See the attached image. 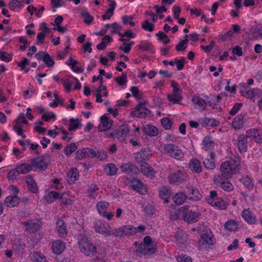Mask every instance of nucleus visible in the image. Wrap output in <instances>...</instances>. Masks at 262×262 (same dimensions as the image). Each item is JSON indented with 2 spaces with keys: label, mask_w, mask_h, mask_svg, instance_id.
<instances>
[{
  "label": "nucleus",
  "mask_w": 262,
  "mask_h": 262,
  "mask_svg": "<svg viewBox=\"0 0 262 262\" xmlns=\"http://www.w3.org/2000/svg\"><path fill=\"white\" fill-rule=\"evenodd\" d=\"M240 157L234 155L229 159L222 163L220 166V176L225 179H229L232 177L233 174L238 173L241 169Z\"/></svg>",
  "instance_id": "1"
},
{
  "label": "nucleus",
  "mask_w": 262,
  "mask_h": 262,
  "mask_svg": "<svg viewBox=\"0 0 262 262\" xmlns=\"http://www.w3.org/2000/svg\"><path fill=\"white\" fill-rule=\"evenodd\" d=\"M180 212L184 221L189 224L198 222L201 216L198 207L195 206H182L180 209Z\"/></svg>",
  "instance_id": "2"
},
{
  "label": "nucleus",
  "mask_w": 262,
  "mask_h": 262,
  "mask_svg": "<svg viewBox=\"0 0 262 262\" xmlns=\"http://www.w3.org/2000/svg\"><path fill=\"white\" fill-rule=\"evenodd\" d=\"M139 253L144 255H150L157 251V244L149 235L145 236L143 242L141 243L138 247Z\"/></svg>",
  "instance_id": "3"
},
{
  "label": "nucleus",
  "mask_w": 262,
  "mask_h": 262,
  "mask_svg": "<svg viewBox=\"0 0 262 262\" xmlns=\"http://www.w3.org/2000/svg\"><path fill=\"white\" fill-rule=\"evenodd\" d=\"M78 240L79 249L85 255L93 256L97 253L96 247L86 236L80 234Z\"/></svg>",
  "instance_id": "4"
},
{
  "label": "nucleus",
  "mask_w": 262,
  "mask_h": 262,
  "mask_svg": "<svg viewBox=\"0 0 262 262\" xmlns=\"http://www.w3.org/2000/svg\"><path fill=\"white\" fill-rule=\"evenodd\" d=\"M165 153L169 157L179 161H183L184 154L181 148L172 143H168L164 145Z\"/></svg>",
  "instance_id": "5"
},
{
  "label": "nucleus",
  "mask_w": 262,
  "mask_h": 262,
  "mask_svg": "<svg viewBox=\"0 0 262 262\" xmlns=\"http://www.w3.org/2000/svg\"><path fill=\"white\" fill-rule=\"evenodd\" d=\"M51 162V156L49 154H45L37 158L31 159L30 163L33 167L40 171L46 170Z\"/></svg>",
  "instance_id": "6"
},
{
  "label": "nucleus",
  "mask_w": 262,
  "mask_h": 262,
  "mask_svg": "<svg viewBox=\"0 0 262 262\" xmlns=\"http://www.w3.org/2000/svg\"><path fill=\"white\" fill-rule=\"evenodd\" d=\"M129 133V126L127 124L120 125L116 129L114 130L107 135V137L116 138L122 143H126L125 139Z\"/></svg>",
  "instance_id": "7"
},
{
  "label": "nucleus",
  "mask_w": 262,
  "mask_h": 262,
  "mask_svg": "<svg viewBox=\"0 0 262 262\" xmlns=\"http://www.w3.org/2000/svg\"><path fill=\"white\" fill-rule=\"evenodd\" d=\"M93 227L96 232L104 235L109 236L111 226L107 222L102 220H97L93 223Z\"/></svg>",
  "instance_id": "8"
},
{
  "label": "nucleus",
  "mask_w": 262,
  "mask_h": 262,
  "mask_svg": "<svg viewBox=\"0 0 262 262\" xmlns=\"http://www.w3.org/2000/svg\"><path fill=\"white\" fill-rule=\"evenodd\" d=\"M135 229L132 227V225H123L120 227L115 228L114 230L111 228L109 236H112L115 237H123L125 236L132 235V233L135 232Z\"/></svg>",
  "instance_id": "9"
},
{
  "label": "nucleus",
  "mask_w": 262,
  "mask_h": 262,
  "mask_svg": "<svg viewBox=\"0 0 262 262\" xmlns=\"http://www.w3.org/2000/svg\"><path fill=\"white\" fill-rule=\"evenodd\" d=\"M209 204L213 207L223 210L226 208L225 202L221 198H219L217 192L215 190H211L210 192V195L206 199Z\"/></svg>",
  "instance_id": "10"
},
{
  "label": "nucleus",
  "mask_w": 262,
  "mask_h": 262,
  "mask_svg": "<svg viewBox=\"0 0 262 262\" xmlns=\"http://www.w3.org/2000/svg\"><path fill=\"white\" fill-rule=\"evenodd\" d=\"M168 179L169 182L171 184L179 185L182 184L186 179L184 169H178L170 173Z\"/></svg>",
  "instance_id": "11"
},
{
  "label": "nucleus",
  "mask_w": 262,
  "mask_h": 262,
  "mask_svg": "<svg viewBox=\"0 0 262 262\" xmlns=\"http://www.w3.org/2000/svg\"><path fill=\"white\" fill-rule=\"evenodd\" d=\"M109 205V203L105 201H100L96 204V209L98 213L101 216L106 218L108 220H111L114 216V214L112 212L106 211Z\"/></svg>",
  "instance_id": "12"
},
{
  "label": "nucleus",
  "mask_w": 262,
  "mask_h": 262,
  "mask_svg": "<svg viewBox=\"0 0 262 262\" xmlns=\"http://www.w3.org/2000/svg\"><path fill=\"white\" fill-rule=\"evenodd\" d=\"M247 137L257 143H262V129L252 128L246 133Z\"/></svg>",
  "instance_id": "13"
},
{
  "label": "nucleus",
  "mask_w": 262,
  "mask_h": 262,
  "mask_svg": "<svg viewBox=\"0 0 262 262\" xmlns=\"http://www.w3.org/2000/svg\"><path fill=\"white\" fill-rule=\"evenodd\" d=\"M214 182L225 191H230L234 189L233 185L228 179H225L220 175L214 177Z\"/></svg>",
  "instance_id": "14"
},
{
  "label": "nucleus",
  "mask_w": 262,
  "mask_h": 262,
  "mask_svg": "<svg viewBox=\"0 0 262 262\" xmlns=\"http://www.w3.org/2000/svg\"><path fill=\"white\" fill-rule=\"evenodd\" d=\"M26 227V230L29 233H34L38 231L41 227L40 221L37 219L29 220L23 223Z\"/></svg>",
  "instance_id": "15"
},
{
  "label": "nucleus",
  "mask_w": 262,
  "mask_h": 262,
  "mask_svg": "<svg viewBox=\"0 0 262 262\" xmlns=\"http://www.w3.org/2000/svg\"><path fill=\"white\" fill-rule=\"evenodd\" d=\"M150 112V110L145 108L143 104H139L130 112V115L133 117L145 118Z\"/></svg>",
  "instance_id": "16"
},
{
  "label": "nucleus",
  "mask_w": 262,
  "mask_h": 262,
  "mask_svg": "<svg viewBox=\"0 0 262 262\" xmlns=\"http://www.w3.org/2000/svg\"><path fill=\"white\" fill-rule=\"evenodd\" d=\"M55 228L60 238H64L67 236L68 231L67 224L61 218L57 219Z\"/></svg>",
  "instance_id": "17"
},
{
  "label": "nucleus",
  "mask_w": 262,
  "mask_h": 262,
  "mask_svg": "<svg viewBox=\"0 0 262 262\" xmlns=\"http://www.w3.org/2000/svg\"><path fill=\"white\" fill-rule=\"evenodd\" d=\"M247 118V115L246 113H241L235 117L232 121V127L235 129H242L244 126L245 122Z\"/></svg>",
  "instance_id": "18"
},
{
  "label": "nucleus",
  "mask_w": 262,
  "mask_h": 262,
  "mask_svg": "<svg viewBox=\"0 0 262 262\" xmlns=\"http://www.w3.org/2000/svg\"><path fill=\"white\" fill-rule=\"evenodd\" d=\"M200 124L203 127H215L219 124V121L214 118L206 117H200L198 119Z\"/></svg>",
  "instance_id": "19"
},
{
  "label": "nucleus",
  "mask_w": 262,
  "mask_h": 262,
  "mask_svg": "<svg viewBox=\"0 0 262 262\" xmlns=\"http://www.w3.org/2000/svg\"><path fill=\"white\" fill-rule=\"evenodd\" d=\"M176 243L180 248L185 247L187 239V235L182 230H178L175 235Z\"/></svg>",
  "instance_id": "20"
},
{
  "label": "nucleus",
  "mask_w": 262,
  "mask_h": 262,
  "mask_svg": "<svg viewBox=\"0 0 262 262\" xmlns=\"http://www.w3.org/2000/svg\"><path fill=\"white\" fill-rule=\"evenodd\" d=\"M248 137L246 135L243 134L239 135L237 139V147L238 150L241 154L246 152L248 148Z\"/></svg>",
  "instance_id": "21"
},
{
  "label": "nucleus",
  "mask_w": 262,
  "mask_h": 262,
  "mask_svg": "<svg viewBox=\"0 0 262 262\" xmlns=\"http://www.w3.org/2000/svg\"><path fill=\"white\" fill-rule=\"evenodd\" d=\"M95 150L89 147H84L78 149L76 152V158L79 160H82L85 158L87 156L91 155L95 156Z\"/></svg>",
  "instance_id": "22"
},
{
  "label": "nucleus",
  "mask_w": 262,
  "mask_h": 262,
  "mask_svg": "<svg viewBox=\"0 0 262 262\" xmlns=\"http://www.w3.org/2000/svg\"><path fill=\"white\" fill-rule=\"evenodd\" d=\"M241 215L244 221L248 224L252 225L256 223V216L249 208L244 209L242 212Z\"/></svg>",
  "instance_id": "23"
},
{
  "label": "nucleus",
  "mask_w": 262,
  "mask_h": 262,
  "mask_svg": "<svg viewBox=\"0 0 262 262\" xmlns=\"http://www.w3.org/2000/svg\"><path fill=\"white\" fill-rule=\"evenodd\" d=\"M79 178V171L76 168H72L67 174V180L69 184L71 185L75 183Z\"/></svg>",
  "instance_id": "24"
},
{
  "label": "nucleus",
  "mask_w": 262,
  "mask_h": 262,
  "mask_svg": "<svg viewBox=\"0 0 262 262\" xmlns=\"http://www.w3.org/2000/svg\"><path fill=\"white\" fill-rule=\"evenodd\" d=\"M113 124V121L109 119L105 115L101 117L98 126L99 132H103L110 128Z\"/></svg>",
  "instance_id": "25"
},
{
  "label": "nucleus",
  "mask_w": 262,
  "mask_h": 262,
  "mask_svg": "<svg viewBox=\"0 0 262 262\" xmlns=\"http://www.w3.org/2000/svg\"><path fill=\"white\" fill-rule=\"evenodd\" d=\"M51 248L54 254L59 255L66 249V243L60 240H56L52 243Z\"/></svg>",
  "instance_id": "26"
},
{
  "label": "nucleus",
  "mask_w": 262,
  "mask_h": 262,
  "mask_svg": "<svg viewBox=\"0 0 262 262\" xmlns=\"http://www.w3.org/2000/svg\"><path fill=\"white\" fill-rule=\"evenodd\" d=\"M19 203L20 199L17 195H9L6 198L4 201V205L10 208L16 207Z\"/></svg>",
  "instance_id": "27"
},
{
  "label": "nucleus",
  "mask_w": 262,
  "mask_h": 262,
  "mask_svg": "<svg viewBox=\"0 0 262 262\" xmlns=\"http://www.w3.org/2000/svg\"><path fill=\"white\" fill-rule=\"evenodd\" d=\"M130 187L140 194H144L146 192V190L144 187L143 183L137 179H133L132 181Z\"/></svg>",
  "instance_id": "28"
},
{
  "label": "nucleus",
  "mask_w": 262,
  "mask_h": 262,
  "mask_svg": "<svg viewBox=\"0 0 262 262\" xmlns=\"http://www.w3.org/2000/svg\"><path fill=\"white\" fill-rule=\"evenodd\" d=\"M202 148L205 151H211L214 148V142L213 138L209 135L204 137L202 141Z\"/></svg>",
  "instance_id": "29"
},
{
  "label": "nucleus",
  "mask_w": 262,
  "mask_h": 262,
  "mask_svg": "<svg viewBox=\"0 0 262 262\" xmlns=\"http://www.w3.org/2000/svg\"><path fill=\"white\" fill-rule=\"evenodd\" d=\"M201 237L203 243L209 245H213L214 237L212 232L209 229L203 230L201 233Z\"/></svg>",
  "instance_id": "30"
},
{
  "label": "nucleus",
  "mask_w": 262,
  "mask_h": 262,
  "mask_svg": "<svg viewBox=\"0 0 262 262\" xmlns=\"http://www.w3.org/2000/svg\"><path fill=\"white\" fill-rule=\"evenodd\" d=\"M141 170L144 176L150 178L154 177L156 174V172L152 167L146 162L141 163Z\"/></svg>",
  "instance_id": "31"
},
{
  "label": "nucleus",
  "mask_w": 262,
  "mask_h": 262,
  "mask_svg": "<svg viewBox=\"0 0 262 262\" xmlns=\"http://www.w3.org/2000/svg\"><path fill=\"white\" fill-rule=\"evenodd\" d=\"M189 165V169L193 173H199L202 171L201 163L196 158L191 159Z\"/></svg>",
  "instance_id": "32"
},
{
  "label": "nucleus",
  "mask_w": 262,
  "mask_h": 262,
  "mask_svg": "<svg viewBox=\"0 0 262 262\" xmlns=\"http://www.w3.org/2000/svg\"><path fill=\"white\" fill-rule=\"evenodd\" d=\"M150 155V150L145 148L142 149L139 152L136 154L135 159L137 162L142 163L148 159Z\"/></svg>",
  "instance_id": "33"
},
{
  "label": "nucleus",
  "mask_w": 262,
  "mask_h": 262,
  "mask_svg": "<svg viewBox=\"0 0 262 262\" xmlns=\"http://www.w3.org/2000/svg\"><path fill=\"white\" fill-rule=\"evenodd\" d=\"M240 93L244 97L247 98H254L256 97L259 96V94L260 91L258 89H249L248 90H241Z\"/></svg>",
  "instance_id": "34"
},
{
  "label": "nucleus",
  "mask_w": 262,
  "mask_h": 262,
  "mask_svg": "<svg viewBox=\"0 0 262 262\" xmlns=\"http://www.w3.org/2000/svg\"><path fill=\"white\" fill-rule=\"evenodd\" d=\"M18 174H26L32 170V165L27 163L18 164L16 166Z\"/></svg>",
  "instance_id": "35"
},
{
  "label": "nucleus",
  "mask_w": 262,
  "mask_h": 262,
  "mask_svg": "<svg viewBox=\"0 0 262 262\" xmlns=\"http://www.w3.org/2000/svg\"><path fill=\"white\" fill-rule=\"evenodd\" d=\"M26 183L29 191L32 193H36L38 192V187L36 183L32 176L28 175L26 178Z\"/></svg>",
  "instance_id": "36"
},
{
  "label": "nucleus",
  "mask_w": 262,
  "mask_h": 262,
  "mask_svg": "<svg viewBox=\"0 0 262 262\" xmlns=\"http://www.w3.org/2000/svg\"><path fill=\"white\" fill-rule=\"evenodd\" d=\"M122 172L127 174H132L136 172L137 169L136 166L130 163H123L120 166Z\"/></svg>",
  "instance_id": "37"
},
{
  "label": "nucleus",
  "mask_w": 262,
  "mask_h": 262,
  "mask_svg": "<svg viewBox=\"0 0 262 262\" xmlns=\"http://www.w3.org/2000/svg\"><path fill=\"white\" fill-rule=\"evenodd\" d=\"M59 194L58 192L50 190L48 189L46 192L45 199L48 203H52L59 198Z\"/></svg>",
  "instance_id": "38"
},
{
  "label": "nucleus",
  "mask_w": 262,
  "mask_h": 262,
  "mask_svg": "<svg viewBox=\"0 0 262 262\" xmlns=\"http://www.w3.org/2000/svg\"><path fill=\"white\" fill-rule=\"evenodd\" d=\"M188 194L187 198L193 201H199L202 199V195L198 189L191 187L188 189Z\"/></svg>",
  "instance_id": "39"
},
{
  "label": "nucleus",
  "mask_w": 262,
  "mask_h": 262,
  "mask_svg": "<svg viewBox=\"0 0 262 262\" xmlns=\"http://www.w3.org/2000/svg\"><path fill=\"white\" fill-rule=\"evenodd\" d=\"M160 198L164 201L165 203H168L171 196V190L169 188L162 186L159 191Z\"/></svg>",
  "instance_id": "40"
},
{
  "label": "nucleus",
  "mask_w": 262,
  "mask_h": 262,
  "mask_svg": "<svg viewBox=\"0 0 262 262\" xmlns=\"http://www.w3.org/2000/svg\"><path fill=\"white\" fill-rule=\"evenodd\" d=\"M143 131L146 135L150 137H155L158 134V128L150 124L145 125L143 128Z\"/></svg>",
  "instance_id": "41"
},
{
  "label": "nucleus",
  "mask_w": 262,
  "mask_h": 262,
  "mask_svg": "<svg viewBox=\"0 0 262 262\" xmlns=\"http://www.w3.org/2000/svg\"><path fill=\"white\" fill-rule=\"evenodd\" d=\"M104 172L109 176H115L118 171V168L114 163H107L104 166Z\"/></svg>",
  "instance_id": "42"
},
{
  "label": "nucleus",
  "mask_w": 262,
  "mask_h": 262,
  "mask_svg": "<svg viewBox=\"0 0 262 262\" xmlns=\"http://www.w3.org/2000/svg\"><path fill=\"white\" fill-rule=\"evenodd\" d=\"M30 257L33 262H48L46 257L40 252H33L30 254Z\"/></svg>",
  "instance_id": "43"
},
{
  "label": "nucleus",
  "mask_w": 262,
  "mask_h": 262,
  "mask_svg": "<svg viewBox=\"0 0 262 262\" xmlns=\"http://www.w3.org/2000/svg\"><path fill=\"white\" fill-rule=\"evenodd\" d=\"M81 127V124L78 118H71L69 120V126L68 130L69 131H75Z\"/></svg>",
  "instance_id": "44"
},
{
  "label": "nucleus",
  "mask_w": 262,
  "mask_h": 262,
  "mask_svg": "<svg viewBox=\"0 0 262 262\" xmlns=\"http://www.w3.org/2000/svg\"><path fill=\"white\" fill-rule=\"evenodd\" d=\"M99 187L95 184H91L89 186L88 189V196L90 198H96L98 195Z\"/></svg>",
  "instance_id": "45"
},
{
  "label": "nucleus",
  "mask_w": 262,
  "mask_h": 262,
  "mask_svg": "<svg viewBox=\"0 0 262 262\" xmlns=\"http://www.w3.org/2000/svg\"><path fill=\"white\" fill-rule=\"evenodd\" d=\"M238 227V223L234 220H228L224 224L225 228L230 231H236Z\"/></svg>",
  "instance_id": "46"
},
{
  "label": "nucleus",
  "mask_w": 262,
  "mask_h": 262,
  "mask_svg": "<svg viewBox=\"0 0 262 262\" xmlns=\"http://www.w3.org/2000/svg\"><path fill=\"white\" fill-rule=\"evenodd\" d=\"M187 198V195L183 192L176 193L173 197V202L178 204H182Z\"/></svg>",
  "instance_id": "47"
},
{
  "label": "nucleus",
  "mask_w": 262,
  "mask_h": 262,
  "mask_svg": "<svg viewBox=\"0 0 262 262\" xmlns=\"http://www.w3.org/2000/svg\"><path fill=\"white\" fill-rule=\"evenodd\" d=\"M143 211L148 215H152L155 213V207L148 202H145L142 204Z\"/></svg>",
  "instance_id": "48"
},
{
  "label": "nucleus",
  "mask_w": 262,
  "mask_h": 262,
  "mask_svg": "<svg viewBox=\"0 0 262 262\" xmlns=\"http://www.w3.org/2000/svg\"><path fill=\"white\" fill-rule=\"evenodd\" d=\"M191 101L194 108L198 109L201 111L205 110L206 102L204 99H191Z\"/></svg>",
  "instance_id": "49"
},
{
  "label": "nucleus",
  "mask_w": 262,
  "mask_h": 262,
  "mask_svg": "<svg viewBox=\"0 0 262 262\" xmlns=\"http://www.w3.org/2000/svg\"><path fill=\"white\" fill-rule=\"evenodd\" d=\"M119 36L121 37L119 40L121 41H129L130 38H134L136 34H134L131 30H127L124 33H120Z\"/></svg>",
  "instance_id": "50"
},
{
  "label": "nucleus",
  "mask_w": 262,
  "mask_h": 262,
  "mask_svg": "<svg viewBox=\"0 0 262 262\" xmlns=\"http://www.w3.org/2000/svg\"><path fill=\"white\" fill-rule=\"evenodd\" d=\"M61 179L55 178L52 179L50 181L51 188L52 189H55L56 190H60L63 188V185L60 182Z\"/></svg>",
  "instance_id": "51"
},
{
  "label": "nucleus",
  "mask_w": 262,
  "mask_h": 262,
  "mask_svg": "<svg viewBox=\"0 0 262 262\" xmlns=\"http://www.w3.org/2000/svg\"><path fill=\"white\" fill-rule=\"evenodd\" d=\"M139 49L143 51H149L150 53H154L155 52L154 47L151 43L141 42L140 45H138Z\"/></svg>",
  "instance_id": "52"
},
{
  "label": "nucleus",
  "mask_w": 262,
  "mask_h": 262,
  "mask_svg": "<svg viewBox=\"0 0 262 262\" xmlns=\"http://www.w3.org/2000/svg\"><path fill=\"white\" fill-rule=\"evenodd\" d=\"M24 0H10L9 4V7L11 10L16 9H20L23 6Z\"/></svg>",
  "instance_id": "53"
},
{
  "label": "nucleus",
  "mask_w": 262,
  "mask_h": 262,
  "mask_svg": "<svg viewBox=\"0 0 262 262\" xmlns=\"http://www.w3.org/2000/svg\"><path fill=\"white\" fill-rule=\"evenodd\" d=\"M77 149V146L75 143H71L65 147L64 153L67 156H70Z\"/></svg>",
  "instance_id": "54"
},
{
  "label": "nucleus",
  "mask_w": 262,
  "mask_h": 262,
  "mask_svg": "<svg viewBox=\"0 0 262 262\" xmlns=\"http://www.w3.org/2000/svg\"><path fill=\"white\" fill-rule=\"evenodd\" d=\"M102 41L97 45V49L99 50H104L108 42L112 41V38L108 35H105L102 39Z\"/></svg>",
  "instance_id": "55"
},
{
  "label": "nucleus",
  "mask_w": 262,
  "mask_h": 262,
  "mask_svg": "<svg viewBox=\"0 0 262 262\" xmlns=\"http://www.w3.org/2000/svg\"><path fill=\"white\" fill-rule=\"evenodd\" d=\"M161 123L163 127L166 130H169L171 128L172 122L168 117H163L161 118Z\"/></svg>",
  "instance_id": "56"
},
{
  "label": "nucleus",
  "mask_w": 262,
  "mask_h": 262,
  "mask_svg": "<svg viewBox=\"0 0 262 262\" xmlns=\"http://www.w3.org/2000/svg\"><path fill=\"white\" fill-rule=\"evenodd\" d=\"M95 156H92V158H97L100 161H104L107 158L106 152L104 150H98L96 152L95 151Z\"/></svg>",
  "instance_id": "57"
},
{
  "label": "nucleus",
  "mask_w": 262,
  "mask_h": 262,
  "mask_svg": "<svg viewBox=\"0 0 262 262\" xmlns=\"http://www.w3.org/2000/svg\"><path fill=\"white\" fill-rule=\"evenodd\" d=\"M203 164L207 169L212 170L215 167L214 161L209 159L208 158H206L204 159Z\"/></svg>",
  "instance_id": "58"
},
{
  "label": "nucleus",
  "mask_w": 262,
  "mask_h": 262,
  "mask_svg": "<svg viewBox=\"0 0 262 262\" xmlns=\"http://www.w3.org/2000/svg\"><path fill=\"white\" fill-rule=\"evenodd\" d=\"M106 86L103 85H101L97 91L96 94V98H101L102 97H107V92H106Z\"/></svg>",
  "instance_id": "59"
},
{
  "label": "nucleus",
  "mask_w": 262,
  "mask_h": 262,
  "mask_svg": "<svg viewBox=\"0 0 262 262\" xmlns=\"http://www.w3.org/2000/svg\"><path fill=\"white\" fill-rule=\"evenodd\" d=\"M81 16L83 17V21L88 24H90L94 19V18L90 13L85 10H83L81 12Z\"/></svg>",
  "instance_id": "60"
},
{
  "label": "nucleus",
  "mask_w": 262,
  "mask_h": 262,
  "mask_svg": "<svg viewBox=\"0 0 262 262\" xmlns=\"http://www.w3.org/2000/svg\"><path fill=\"white\" fill-rule=\"evenodd\" d=\"M62 84L64 86V89L68 92H70L71 90V88L73 85H74L75 82L74 81H71L68 79H61Z\"/></svg>",
  "instance_id": "61"
},
{
  "label": "nucleus",
  "mask_w": 262,
  "mask_h": 262,
  "mask_svg": "<svg viewBox=\"0 0 262 262\" xmlns=\"http://www.w3.org/2000/svg\"><path fill=\"white\" fill-rule=\"evenodd\" d=\"M156 36L160 41H162L165 44H167L170 42V39L168 38L167 35L162 31H159L156 34Z\"/></svg>",
  "instance_id": "62"
},
{
  "label": "nucleus",
  "mask_w": 262,
  "mask_h": 262,
  "mask_svg": "<svg viewBox=\"0 0 262 262\" xmlns=\"http://www.w3.org/2000/svg\"><path fill=\"white\" fill-rule=\"evenodd\" d=\"M154 24L149 23L147 20H144L142 23L141 27L142 28L146 31L149 32H152L154 30Z\"/></svg>",
  "instance_id": "63"
},
{
  "label": "nucleus",
  "mask_w": 262,
  "mask_h": 262,
  "mask_svg": "<svg viewBox=\"0 0 262 262\" xmlns=\"http://www.w3.org/2000/svg\"><path fill=\"white\" fill-rule=\"evenodd\" d=\"M178 262H192L191 258L186 254H182L177 257Z\"/></svg>",
  "instance_id": "64"
}]
</instances>
